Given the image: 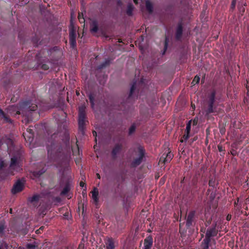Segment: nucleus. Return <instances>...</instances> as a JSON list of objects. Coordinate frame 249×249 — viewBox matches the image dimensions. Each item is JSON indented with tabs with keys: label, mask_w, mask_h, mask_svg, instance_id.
Returning a JSON list of instances; mask_svg holds the SVG:
<instances>
[{
	"label": "nucleus",
	"mask_w": 249,
	"mask_h": 249,
	"mask_svg": "<svg viewBox=\"0 0 249 249\" xmlns=\"http://www.w3.org/2000/svg\"><path fill=\"white\" fill-rule=\"evenodd\" d=\"M89 99L91 103V107L93 108L94 106V97L92 94L89 95Z\"/></svg>",
	"instance_id": "cd10ccee"
},
{
	"label": "nucleus",
	"mask_w": 249,
	"mask_h": 249,
	"mask_svg": "<svg viewBox=\"0 0 249 249\" xmlns=\"http://www.w3.org/2000/svg\"><path fill=\"white\" fill-rule=\"evenodd\" d=\"M167 39L166 38L165 42L164 51V52L163 53V54L164 53L165 51L167 49Z\"/></svg>",
	"instance_id": "f704fd0d"
},
{
	"label": "nucleus",
	"mask_w": 249,
	"mask_h": 249,
	"mask_svg": "<svg viewBox=\"0 0 249 249\" xmlns=\"http://www.w3.org/2000/svg\"><path fill=\"white\" fill-rule=\"evenodd\" d=\"M76 94H77V95H78L79 94V92H76Z\"/></svg>",
	"instance_id": "603ef678"
},
{
	"label": "nucleus",
	"mask_w": 249,
	"mask_h": 249,
	"mask_svg": "<svg viewBox=\"0 0 249 249\" xmlns=\"http://www.w3.org/2000/svg\"><path fill=\"white\" fill-rule=\"evenodd\" d=\"M231 215L230 214H228L227 216V217H226V219L228 221H229L231 219Z\"/></svg>",
	"instance_id": "e433bc0d"
},
{
	"label": "nucleus",
	"mask_w": 249,
	"mask_h": 249,
	"mask_svg": "<svg viewBox=\"0 0 249 249\" xmlns=\"http://www.w3.org/2000/svg\"><path fill=\"white\" fill-rule=\"evenodd\" d=\"M0 249H1L0 248Z\"/></svg>",
	"instance_id": "5fc2aeb1"
},
{
	"label": "nucleus",
	"mask_w": 249,
	"mask_h": 249,
	"mask_svg": "<svg viewBox=\"0 0 249 249\" xmlns=\"http://www.w3.org/2000/svg\"><path fill=\"white\" fill-rule=\"evenodd\" d=\"M116 243V242L112 238H108L106 243V249H114Z\"/></svg>",
	"instance_id": "ddd939ff"
},
{
	"label": "nucleus",
	"mask_w": 249,
	"mask_h": 249,
	"mask_svg": "<svg viewBox=\"0 0 249 249\" xmlns=\"http://www.w3.org/2000/svg\"><path fill=\"white\" fill-rule=\"evenodd\" d=\"M199 80L200 78L198 76H196L192 82L191 84L193 86L195 85L196 84L199 82Z\"/></svg>",
	"instance_id": "393cba45"
},
{
	"label": "nucleus",
	"mask_w": 249,
	"mask_h": 249,
	"mask_svg": "<svg viewBox=\"0 0 249 249\" xmlns=\"http://www.w3.org/2000/svg\"><path fill=\"white\" fill-rule=\"evenodd\" d=\"M2 117L4 119V120L6 121V122H10V123L12 122L11 120L5 114L2 116Z\"/></svg>",
	"instance_id": "2f4dec72"
},
{
	"label": "nucleus",
	"mask_w": 249,
	"mask_h": 249,
	"mask_svg": "<svg viewBox=\"0 0 249 249\" xmlns=\"http://www.w3.org/2000/svg\"><path fill=\"white\" fill-rule=\"evenodd\" d=\"M96 176H97V178H99V179L100 178V176L99 174L97 173V174H96Z\"/></svg>",
	"instance_id": "a18cd8bd"
},
{
	"label": "nucleus",
	"mask_w": 249,
	"mask_h": 249,
	"mask_svg": "<svg viewBox=\"0 0 249 249\" xmlns=\"http://www.w3.org/2000/svg\"><path fill=\"white\" fill-rule=\"evenodd\" d=\"M121 149L122 146L119 144H116L112 151V154L113 156L115 157L116 155L121 151Z\"/></svg>",
	"instance_id": "2eb2a0df"
},
{
	"label": "nucleus",
	"mask_w": 249,
	"mask_h": 249,
	"mask_svg": "<svg viewBox=\"0 0 249 249\" xmlns=\"http://www.w3.org/2000/svg\"><path fill=\"white\" fill-rule=\"evenodd\" d=\"M98 30V25L96 21H93L91 25L90 31L91 32L96 33Z\"/></svg>",
	"instance_id": "aec40b11"
},
{
	"label": "nucleus",
	"mask_w": 249,
	"mask_h": 249,
	"mask_svg": "<svg viewBox=\"0 0 249 249\" xmlns=\"http://www.w3.org/2000/svg\"><path fill=\"white\" fill-rule=\"evenodd\" d=\"M71 187L69 185H67L63 189L61 193V195H66L70 190Z\"/></svg>",
	"instance_id": "4be33fe9"
},
{
	"label": "nucleus",
	"mask_w": 249,
	"mask_h": 249,
	"mask_svg": "<svg viewBox=\"0 0 249 249\" xmlns=\"http://www.w3.org/2000/svg\"><path fill=\"white\" fill-rule=\"evenodd\" d=\"M10 213H12V209H10Z\"/></svg>",
	"instance_id": "864d4df0"
},
{
	"label": "nucleus",
	"mask_w": 249,
	"mask_h": 249,
	"mask_svg": "<svg viewBox=\"0 0 249 249\" xmlns=\"http://www.w3.org/2000/svg\"><path fill=\"white\" fill-rule=\"evenodd\" d=\"M136 83L135 82H134L133 84V85H132V86L131 87V89H130L129 96H131L132 95L133 92L135 90V89H136Z\"/></svg>",
	"instance_id": "a878e982"
},
{
	"label": "nucleus",
	"mask_w": 249,
	"mask_h": 249,
	"mask_svg": "<svg viewBox=\"0 0 249 249\" xmlns=\"http://www.w3.org/2000/svg\"><path fill=\"white\" fill-rule=\"evenodd\" d=\"M217 233V231L215 227L209 228L207 230L205 239H208L209 241H211V237L216 236Z\"/></svg>",
	"instance_id": "39448f33"
},
{
	"label": "nucleus",
	"mask_w": 249,
	"mask_h": 249,
	"mask_svg": "<svg viewBox=\"0 0 249 249\" xmlns=\"http://www.w3.org/2000/svg\"><path fill=\"white\" fill-rule=\"evenodd\" d=\"M85 124V107L82 106L79 108V128L82 131Z\"/></svg>",
	"instance_id": "20e7f679"
},
{
	"label": "nucleus",
	"mask_w": 249,
	"mask_h": 249,
	"mask_svg": "<svg viewBox=\"0 0 249 249\" xmlns=\"http://www.w3.org/2000/svg\"><path fill=\"white\" fill-rule=\"evenodd\" d=\"M195 216V212L192 211L190 212L187 216V221H186V225L187 226H190L193 220V218Z\"/></svg>",
	"instance_id": "4468645a"
},
{
	"label": "nucleus",
	"mask_w": 249,
	"mask_h": 249,
	"mask_svg": "<svg viewBox=\"0 0 249 249\" xmlns=\"http://www.w3.org/2000/svg\"><path fill=\"white\" fill-rule=\"evenodd\" d=\"M107 62H105V64H102V66H101V67H100V68H100V69H101V68H103V67H105V66H106V65H107Z\"/></svg>",
	"instance_id": "ea45409f"
},
{
	"label": "nucleus",
	"mask_w": 249,
	"mask_h": 249,
	"mask_svg": "<svg viewBox=\"0 0 249 249\" xmlns=\"http://www.w3.org/2000/svg\"><path fill=\"white\" fill-rule=\"evenodd\" d=\"M135 130V125H132L130 127L129 130V134H132L134 132Z\"/></svg>",
	"instance_id": "c85d7f7f"
},
{
	"label": "nucleus",
	"mask_w": 249,
	"mask_h": 249,
	"mask_svg": "<svg viewBox=\"0 0 249 249\" xmlns=\"http://www.w3.org/2000/svg\"><path fill=\"white\" fill-rule=\"evenodd\" d=\"M70 42L71 46L74 48L76 45V38H70Z\"/></svg>",
	"instance_id": "bb28decb"
},
{
	"label": "nucleus",
	"mask_w": 249,
	"mask_h": 249,
	"mask_svg": "<svg viewBox=\"0 0 249 249\" xmlns=\"http://www.w3.org/2000/svg\"><path fill=\"white\" fill-rule=\"evenodd\" d=\"M215 93L214 91L211 92L208 96L205 104L204 106L203 113L208 115L210 113L216 112V107L214 105L215 101Z\"/></svg>",
	"instance_id": "f257e3e1"
},
{
	"label": "nucleus",
	"mask_w": 249,
	"mask_h": 249,
	"mask_svg": "<svg viewBox=\"0 0 249 249\" xmlns=\"http://www.w3.org/2000/svg\"><path fill=\"white\" fill-rule=\"evenodd\" d=\"M21 155L19 152H16L14 155L11 156V162L9 166L10 174L13 175V172L15 171L18 172L21 170Z\"/></svg>",
	"instance_id": "f03ea898"
},
{
	"label": "nucleus",
	"mask_w": 249,
	"mask_h": 249,
	"mask_svg": "<svg viewBox=\"0 0 249 249\" xmlns=\"http://www.w3.org/2000/svg\"><path fill=\"white\" fill-rule=\"evenodd\" d=\"M182 27L181 24H179L178 26L177 32H176V38L179 39L182 35Z\"/></svg>",
	"instance_id": "f3484780"
},
{
	"label": "nucleus",
	"mask_w": 249,
	"mask_h": 249,
	"mask_svg": "<svg viewBox=\"0 0 249 249\" xmlns=\"http://www.w3.org/2000/svg\"><path fill=\"white\" fill-rule=\"evenodd\" d=\"M218 150H219V151H222V146L218 145Z\"/></svg>",
	"instance_id": "37998d69"
},
{
	"label": "nucleus",
	"mask_w": 249,
	"mask_h": 249,
	"mask_svg": "<svg viewBox=\"0 0 249 249\" xmlns=\"http://www.w3.org/2000/svg\"><path fill=\"white\" fill-rule=\"evenodd\" d=\"M78 19L81 23H84L85 22V19L84 18L83 15L79 14Z\"/></svg>",
	"instance_id": "c756f323"
},
{
	"label": "nucleus",
	"mask_w": 249,
	"mask_h": 249,
	"mask_svg": "<svg viewBox=\"0 0 249 249\" xmlns=\"http://www.w3.org/2000/svg\"><path fill=\"white\" fill-rule=\"evenodd\" d=\"M45 172V170H44L43 171H38V173H37V175H41L43 173H44Z\"/></svg>",
	"instance_id": "58836bf2"
},
{
	"label": "nucleus",
	"mask_w": 249,
	"mask_h": 249,
	"mask_svg": "<svg viewBox=\"0 0 249 249\" xmlns=\"http://www.w3.org/2000/svg\"><path fill=\"white\" fill-rule=\"evenodd\" d=\"M23 183L20 180H18L14 185L11 192L12 194H15L21 191L23 189Z\"/></svg>",
	"instance_id": "423d86ee"
},
{
	"label": "nucleus",
	"mask_w": 249,
	"mask_h": 249,
	"mask_svg": "<svg viewBox=\"0 0 249 249\" xmlns=\"http://www.w3.org/2000/svg\"><path fill=\"white\" fill-rule=\"evenodd\" d=\"M5 165L4 161L2 160H0V169H2Z\"/></svg>",
	"instance_id": "473e14b6"
},
{
	"label": "nucleus",
	"mask_w": 249,
	"mask_h": 249,
	"mask_svg": "<svg viewBox=\"0 0 249 249\" xmlns=\"http://www.w3.org/2000/svg\"><path fill=\"white\" fill-rule=\"evenodd\" d=\"M192 120L189 121L186 124V127L185 130V134L183 136V140H180L181 142L184 141H186L190 137V131L191 130Z\"/></svg>",
	"instance_id": "6e6552de"
},
{
	"label": "nucleus",
	"mask_w": 249,
	"mask_h": 249,
	"mask_svg": "<svg viewBox=\"0 0 249 249\" xmlns=\"http://www.w3.org/2000/svg\"><path fill=\"white\" fill-rule=\"evenodd\" d=\"M139 152H140V155L138 158L135 159L132 163V164L133 166H137L139 165L142 160V159L144 156V151L142 148H139Z\"/></svg>",
	"instance_id": "1a4fd4ad"
},
{
	"label": "nucleus",
	"mask_w": 249,
	"mask_h": 249,
	"mask_svg": "<svg viewBox=\"0 0 249 249\" xmlns=\"http://www.w3.org/2000/svg\"><path fill=\"white\" fill-rule=\"evenodd\" d=\"M82 248H83V245H80L79 246V248L80 249H82Z\"/></svg>",
	"instance_id": "09e8293b"
},
{
	"label": "nucleus",
	"mask_w": 249,
	"mask_h": 249,
	"mask_svg": "<svg viewBox=\"0 0 249 249\" xmlns=\"http://www.w3.org/2000/svg\"><path fill=\"white\" fill-rule=\"evenodd\" d=\"M84 184H85V183L82 181L80 182V186H81L82 187L84 186Z\"/></svg>",
	"instance_id": "c03bdc74"
},
{
	"label": "nucleus",
	"mask_w": 249,
	"mask_h": 249,
	"mask_svg": "<svg viewBox=\"0 0 249 249\" xmlns=\"http://www.w3.org/2000/svg\"><path fill=\"white\" fill-rule=\"evenodd\" d=\"M134 2L136 4H137V3H138V0H134Z\"/></svg>",
	"instance_id": "8fccbe9b"
},
{
	"label": "nucleus",
	"mask_w": 249,
	"mask_h": 249,
	"mask_svg": "<svg viewBox=\"0 0 249 249\" xmlns=\"http://www.w3.org/2000/svg\"><path fill=\"white\" fill-rule=\"evenodd\" d=\"M42 67L44 70H48L49 69V67L47 66L46 65H43Z\"/></svg>",
	"instance_id": "c9c22d12"
},
{
	"label": "nucleus",
	"mask_w": 249,
	"mask_h": 249,
	"mask_svg": "<svg viewBox=\"0 0 249 249\" xmlns=\"http://www.w3.org/2000/svg\"><path fill=\"white\" fill-rule=\"evenodd\" d=\"M145 4L147 10L149 13H151L153 11V5L151 2L147 0L146 1Z\"/></svg>",
	"instance_id": "412c9836"
},
{
	"label": "nucleus",
	"mask_w": 249,
	"mask_h": 249,
	"mask_svg": "<svg viewBox=\"0 0 249 249\" xmlns=\"http://www.w3.org/2000/svg\"><path fill=\"white\" fill-rule=\"evenodd\" d=\"M70 38H76V33L75 30L73 28L70 30Z\"/></svg>",
	"instance_id": "b1692460"
},
{
	"label": "nucleus",
	"mask_w": 249,
	"mask_h": 249,
	"mask_svg": "<svg viewBox=\"0 0 249 249\" xmlns=\"http://www.w3.org/2000/svg\"><path fill=\"white\" fill-rule=\"evenodd\" d=\"M192 108H193V109H195V105H193V104H192Z\"/></svg>",
	"instance_id": "de8ad7c7"
},
{
	"label": "nucleus",
	"mask_w": 249,
	"mask_h": 249,
	"mask_svg": "<svg viewBox=\"0 0 249 249\" xmlns=\"http://www.w3.org/2000/svg\"><path fill=\"white\" fill-rule=\"evenodd\" d=\"M29 201L33 203L34 205H35V203L37 202L39 199V196L37 195H34L31 197L29 198Z\"/></svg>",
	"instance_id": "6ab92c4d"
},
{
	"label": "nucleus",
	"mask_w": 249,
	"mask_h": 249,
	"mask_svg": "<svg viewBox=\"0 0 249 249\" xmlns=\"http://www.w3.org/2000/svg\"><path fill=\"white\" fill-rule=\"evenodd\" d=\"M231 5H232V7L234 8L235 6V2L233 1L232 2V4H231Z\"/></svg>",
	"instance_id": "79ce46f5"
},
{
	"label": "nucleus",
	"mask_w": 249,
	"mask_h": 249,
	"mask_svg": "<svg viewBox=\"0 0 249 249\" xmlns=\"http://www.w3.org/2000/svg\"><path fill=\"white\" fill-rule=\"evenodd\" d=\"M9 113L12 114H20L21 113L19 110L18 107L17 106L9 107L7 109Z\"/></svg>",
	"instance_id": "f8f14e48"
},
{
	"label": "nucleus",
	"mask_w": 249,
	"mask_h": 249,
	"mask_svg": "<svg viewBox=\"0 0 249 249\" xmlns=\"http://www.w3.org/2000/svg\"><path fill=\"white\" fill-rule=\"evenodd\" d=\"M164 155L163 154L162 156L160 158V162H161L162 161L164 163L168 162L171 161L173 157V154H171L170 152H168L166 155L165 157H164Z\"/></svg>",
	"instance_id": "9b49d317"
},
{
	"label": "nucleus",
	"mask_w": 249,
	"mask_h": 249,
	"mask_svg": "<svg viewBox=\"0 0 249 249\" xmlns=\"http://www.w3.org/2000/svg\"><path fill=\"white\" fill-rule=\"evenodd\" d=\"M152 245L153 238L151 236H148L144 239L143 249H151Z\"/></svg>",
	"instance_id": "9d476101"
},
{
	"label": "nucleus",
	"mask_w": 249,
	"mask_h": 249,
	"mask_svg": "<svg viewBox=\"0 0 249 249\" xmlns=\"http://www.w3.org/2000/svg\"><path fill=\"white\" fill-rule=\"evenodd\" d=\"M93 135L96 136V132L95 131H93Z\"/></svg>",
	"instance_id": "49530a36"
},
{
	"label": "nucleus",
	"mask_w": 249,
	"mask_h": 249,
	"mask_svg": "<svg viewBox=\"0 0 249 249\" xmlns=\"http://www.w3.org/2000/svg\"><path fill=\"white\" fill-rule=\"evenodd\" d=\"M27 248L29 249H34L35 248V246L33 244H28Z\"/></svg>",
	"instance_id": "72a5a7b5"
},
{
	"label": "nucleus",
	"mask_w": 249,
	"mask_h": 249,
	"mask_svg": "<svg viewBox=\"0 0 249 249\" xmlns=\"http://www.w3.org/2000/svg\"><path fill=\"white\" fill-rule=\"evenodd\" d=\"M3 230H4L3 226H0V234H1L2 233V232L3 231Z\"/></svg>",
	"instance_id": "4c0bfd02"
},
{
	"label": "nucleus",
	"mask_w": 249,
	"mask_h": 249,
	"mask_svg": "<svg viewBox=\"0 0 249 249\" xmlns=\"http://www.w3.org/2000/svg\"><path fill=\"white\" fill-rule=\"evenodd\" d=\"M61 156L60 148L53 143L48 147V159L50 162L57 161Z\"/></svg>",
	"instance_id": "7ed1b4c3"
},
{
	"label": "nucleus",
	"mask_w": 249,
	"mask_h": 249,
	"mask_svg": "<svg viewBox=\"0 0 249 249\" xmlns=\"http://www.w3.org/2000/svg\"><path fill=\"white\" fill-rule=\"evenodd\" d=\"M210 241L208 239H204L201 244V249H208Z\"/></svg>",
	"instance_id": "a211bd4d"
},
{
	"label": "nucleus",
	"mask_w": 249,
	"mask_h": 249,
	"mask_svg": "<svg viewBox=\"0 0 249 249\" xmlns=\"http://www.w3.org/2000/svg\"><path fill=\"white\" fill-rule=\"evenodd\" d=\"M4 114H4V112L1 109H0V115H1L2 116Z\"/></svg>",
	"instance_id": "a19ab883"
},
{
	"label": "nucleus",
	"mask_w": 249,
	"mask_h": 249,
	"mask_svg": "<svg viewBox=\"0 0 249 249\" xmlns=\"http://www.w3.org/2000/svg\"><path fill=\"white\" fill-rule=\"evenodd\" d=\"M30 104V103H29L28 102L23 103L20 105V107L21 108L25 109L28 111H35L37 109V106L36 105H34L30 107L29 106Z\"/></svg>",
	"instance_id": "0eeeda50"
},
{
	"label": "nucleus",
	"mask_w": 249,
	"mask_h": 249,
	"mask_svg": "<svg viewBox=\"0 0 249 249\" xmlns=\"http://www.w3.org/2000/svg\"><path fill=\"white\" fill-rule=\"evenodd\" d=\"M98 189L96 188H94V190L92 191V198L95 204H96L98 201Z\"/></svg>",
	"instance_id": "dca6fc26"
},
{
	"label": "nucleus",
	"mask_w": 249,
	"mask_h": 249,
	"mask_svg": "<svg viewBox=\"0 0 249 249\" xmlns=\"http://www.w3.org/2000/svg\"><path fill=\"white\" fill-rule=\"evenodd\" d=\"M239 198H237L236 201H235V202H234L235 206L236 207H237V208L238 209H240L241 207V206L240 204H239V205L238 204V202H239Z\"/></svg>",
	"instance_id": "7c9ffc66"
},
{
	"label": "nucleus",
	"mask_w": 249,
	"mask_h": 249,
	"mask_svg": "<svg viewBox=\"0 0 249 249\" xmlns=\"http://www.w3.org/2000/svg\"><path fill=\"white\" fill-rule=\"evenodd\" d=\"M133 8L134 7L132 4H129L128 5L126 11L127 15L129 16L132 15Z\"/></svg>",
	"instance_id": "5701e85b"
},
{
	"label": "nucleus",
	"mask_w": 249,
	"mask_h": 249,
	"mask_svg": "<svg viewBox=\"0 0 249 249\" xmlns=\"http://www.w3.org/2000/svg\"><path fill=\"white\" fill-rule=\"evenodd\" d=\"M193 123H194V125H195V124H196V120H194Z\"/></svg>",
	"instance_id": "3c124183"
}]
</instances>
